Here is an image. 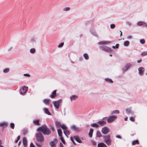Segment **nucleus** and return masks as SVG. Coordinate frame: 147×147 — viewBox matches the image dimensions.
Here are the masks:
<instances>
[{"label": "nucleus", "mask_w": 147, "mask_h": 147, "mask_svg": "<svg viewBox=\"0 0 147 147\" xmlns=\"http://www.w3.org/2000/svg\"><path fill=\"white\" fill-rule=\"evenodd\" d=\"M105 80L106 82H109L110 83H113V81L111 79H108V78L105 79Z\"/></svg>", "instance_id": "72a5a7b5"}, {"label": "nucleus", "mask_w": 147, "mask_h": 147, "mask_svg": "<svg viewBox=\"0 0 147 147\" xmlns=\"http://www.w3.org/2000/svg\"><path fill=\"white\" fill-rule=\"evenodd\" d=\"M23 142L24 145L26 146L27 144V141L26 139L25 138H24L23 139Z\"/></svg>", "instance_id": "4be33fe9"}, {"label": "nucleus", "mask_w": 147, "mask_h": 147, "mask_svg": "<svg viewBox=\"0 0 147 147\" xmlns=\"http://www.w3.org/2000/svg\"><path fill=\"white\" fill-rule=\"evenodd\" d=\"M126 110L128 113H131V110L129 109H127Z\"/></svg>", "instance_id": "de8ad7c7"}, {"label": "nucleus", "mask_w": 147, "mask_h": 147, "mask_svg": "<svg viewBox=\"0 0 147 147\" xmlns=\"http://www.w3.org/2000/svg\"><path fill=\"white\" fill-rule=\"evenodd\" d=\"M24 76H27L28 77H30V75L28 74H24Z\"/></svg>", "instance_id": "5fc2aeb1"}, {"label": "nucleus", "mask_w": 147, "mask_h": 147, "mask_svg": "<svg viewBox=\"0 0 147 147\" xmlns=\"http://www.w3.org/2000/svg\"><path fill=\"white\" fill-rule=\"evenodd\" d=\"M115 27V25L113 24H111L110 25L111 28L112 29H113V28H114Z\"/></svg>", "instance_id": "49530a36"}, {"label": "nucleus", "mask_w": 147, "mask_h": 147, "mask_svg": "<svg viewBox=\"0 0 147 147\" xmlns=\"http://www.w3.org/2000/svg\"><path fill=\"white\" fill-rule=\"evenodd\" d=\"M50 127L51 129L52 130V131H54L55 130L54 128L53 127L52 125L50 126Z\"/></svg>", "instance_id": "09e8293b"}, {"label": "nucleus", "mask_w": 147, "mask_h": 147, "mask_svg": "<svg viewBox=\"0 0 147 147\" xmlns=\"http://www.w3.org/2000/svg\"><path fill=\"white\" fill-rule=\"evenodd\" d=\"M92 144L94 146H95L96 145V143L94 142V141H92Z\"/></svg>", "instance_id": "8fccbe9b"}, {"label": "nucleus", "mask_w": 147, "mask_h": 147, "mask_svg": "<svg viewBox=\"0 0 147 147\" xmlns=\"http://www.w3.org/2000/svg\"><path fill=\"white\" fill-rule=\"evenodd\" d=\"M44 111L46 113L49 115H51L50 113L49 112L48 109H47L46 108H44Z\"/></svg>", "instance_id": "aec40b11"}, {"label": "nucleus", "mask_w": 147, "mask_h": 147, "mask_svg": "<svg viewBox=\"0 0 147 147\" xmlns=\"http://www.w3.org/2000/svg\"><path fill=\"white\" fill-rule=\"evenodd\" d=\"M109 129L107 127H105L102 128L101 130L102 133L104 134H107L109 132Z\"/></svg>", "instance_id": "1a4fd4ad"}, {"label": "nucleus", "mask_w": 147, "mask_h": 147, "mask_svg": "<svg viewBox=\"0 0 147 147\" xmlns=\"http://www.w3.org/2000/svg\"><path fill=\"white\" fill-rule=\"evenodd\" d=\"M74 138L75 140L76 141L78 142L79 143H81L82 142V140H81V139L78 137L74 136Z\"/></svg>", "instance_id": "ddd939ff"}, {"label": "nucleus", "mask_w": 147, "mask_h": 147, "mask_svg": "<svg viewBox=\"0 0 147 147\" xmlns=\"http://www.w3.org/2000/svg\"><path fill=\"white\" fill-rule=\"evenodd\" d=\"M9 71V68H6L4 69L3 70V72L4 73H7Z\"/></svg>", "instance_id": "473e14b6"}, {"label": "nucleus", "mask_w": 147, "mask_h": 147, "mask_svg": "<svg viewBox=\"0 0 147 147\" xmlns=\"http://www.w3.org/2000/svg\"><path fill=\"white\" fill-rule=\"evenodd\" d=\"M30 147H35L32 143H31L30 144Z\"/></svg>", "instance_id": "3c124183"}, {"label": "nucleus", "mask_w": 147, "mask_h": 147, "mask_svg": "<svg viewBox=\"0 0 147 147\" xmlns=\"http://www.w3.org/2000/svg\"><path fill=\"white\" fill-rule=\"evenodd\" d=\"M36 145L38 147H41V145L40 144H38L36 143Z\"/></svg>", "instance_id": "4d7b16f0"}, {"label": "nucleus", "mask_w": 147, "mask_h": 147, "mask_svg": "<svg viewBox=\"0 0 147 147\" xmlns=\"http://www.w3.org/2000/svg\"><path fill=\"white\" fill-rule=\"evenodd\" d=\"M140 42L142 44H144L145 43V41L144 39H142L140 40Z\"/></svg>", "instance_id": "c03bdc74"}, {"label": "nucleus", "mask_w": 147, "mask_h": 147, "mask_svg": "<svg viewBox=\"0 0 147 147\" xmlns=\"http://www.w3.org/2000/svg\"><path fill=\"white\" fill-rule=\"evenodd\" d=\"M131 66V64L129 63L127 64L126 65L125 67V69L124 68L123 69V70H125V71H126L127 69L128 68H129Z\"/></svg>", "instance_id": "6ab92c4d"}, {"label": "nucleus", "mask_w": 147, "mask_h": 147, "mask_svg": "<svg viewBox=\"0 0 147 147\" xmlns=\"http://www.w3.org/2000/svg\"><path fill=\"white\" fill-rule=\"evenodd\" d=\"M131 38V36H129L128 37V38Z\"/></svg>", "instance_id": "338daca9"}, {"label": "nucleus", "mask_w": 147, "mask_h": 147, "mask_svg": "<svg viewBox=\"0 0 147 147\" xmlns=\"http://www.w3.org/2000/svg\"><path fill=\"white\" fill-rule=\"evenodd\" d=\"M20 138V136H18L17 137V140H19Z\"/></svg>", "instance_id": "052dcab7"}, {"label": "nucleus", "mask_w": 147, "mask_h": 147, "mask_svg": "<svg viewBox=\"0 0 147 147\" xmlns=\"http://www.w3.org/2000/svg\"><path fill=\"white\" fill-rule=\"evenodd\" d=\"M0 126L3 127H6L7 126V123L6 122L0 123Z\"/></svg>", "instance_id": "f3484780"}, {"label": "nucleus", "mask_w": 147, "mask_h": 147, "mask_svg": "<svg viewBox=\"0 0 147 147\" xmlns=\"http://www.w3.org/2000/svg\"><path fill=\"white\" fill-rule=\"evenodd\" d=\"M58 134L60 137L62 136V132L61 129H59L57 130Z\"/></svg>", "instance_id": "bb28decb"}, {"label": "nucleus", "mask_w": 147, "mask_h": 147, "mask_svg": "<svg viewBox=\"0 0 147 147\" xmlns=\"http://www.w3.org/2000/svg\"><path fill=\"white\" fill-rule=\"evenodd\" d=\"M117 116L115 115L111 116L109 117L107 119V122L111 123L114 121L117 118Z\"/></svg>", "instance_id": "6e6552de"}, {"label": "nucleus", "mask_w": 147, "mask_h": 147, "mask_svg": "<svg viewBox=\"0 0 147 147\" xmlns=\"http://www.w3.org/2000/svg\"><path fill=\"white\" fill-rule=\"evenodd\" d=\"M50 102V100L48 99H45L43 100V102L46 105H48Z\"/></svg>", "instance_id": "5701e85b"}, {"label": "nucleus", "mask_w": 147, "mask_h": 147, "mask_svg": "<svg viewBox=\"0 0 147 147\" xmlns=\"http://www.w3.org/2000/svg\"><path fill=\"white\" fill-rule=\"evenodd\" d=\"M64 45L63 42H62L58 46V47L59 48L61 47H62Z\"/></svg>", "instance_id": "a18cd8bd"}, {"label": "nucleus", "mask_w": 147, "mask_h": 147, "mask_svg": "<svg viewBox=\"0 0 147 147\" xmlns=\"http://www.w3.org/2000/svg\"><path fill=\"white\" fill-rule=\"evenodd\" d=\"M142 56H144L147 55V51H144L141 54Z\"/></svg>", "instance_id": "e433bc0d"}, {"label": "nucleus", "mask_w": 147, "mask_h": 147, "mask_svg": "<svg viewBox=\"0 0 147 147\" xmlns=\"http://www.w3.org/2000/svg\"><path fill=\"white\" fill-rule=\"evenodd\" d=\"M91 126L92 127H95L96 128H97L99 127V126L98 125V124L96 123H94L92 124L91 125Z\"/></svg>", "instance_id": "2f4dec72"}, {"label": "nucleus", "mask_w": 147, "mask_h": 147, "mask_svg": "<svg viewBox=\"0 0 147 147\" xmlns=\"http://www.w3.org/2000/svg\"><path fill=\"white\" fill-rule=\"evenodd\" d=\"M30 51L31 53H34L35 52V49H30Z\"/></svg>", "instance_id": "4c0bfd02"}, {"label": "nucleus", "mask_w": 147, "mask_h": 147, "mask_svg": "<svg viewBox=\"0 0 147 147\" xmlns=\"http://www.w3.org/2000/svg\"><path fill=\"white\" fill-rule=\"evenodd\" d=\"M10 127L11 129H14L15 125L13 123H10Z\"/></svg>", "instance_id": "c9c22d12"}, {"label": "nucleus", "mask_w": 147, "mask_h": 147, "mask_svg": "<svg viewBox=\"0 0 147 147\" xmlns=\"http://www.w3.org/2000/svg\"><path fill=\"white\" fill-rule=\"evenodd\" d=\"M129 42L128 41H126L124 42V45L125 46H127L129 45Z\"/></svg>", "instance_id": "7c9ffc66"}, {"label": "nucleus", "mask_w": 147, "mask_h": 147, "mask_svg": "<svg viewBox=\"0 0 147 147\" xmlns=\"http://www.w3.org/2000/svg\"><path fill=\"white\" fill-rule=\"evenodd\" d=\"M61 128L63 130V132L68 137V135L70 133L67 130V127L64 125L63 124L61 126Z\"/></svg>", "instance_id": "20e7f679"}, {"label": "nucleus", "mask_w": 147, "mask_h": 147, "mask_svg": "<svg viewBox=\"0 0 147 147\" xmlns=\"http://www.w3.org/2000/svg\"><path fill=\"white\" fill-rule=\"evenodd\" d=\"M18 140H16L15 141V142L16 143H17L18 142Z\"/></svg>", "instance_id": "774afa93"}, {"label": "nucleus", "mask_w": 147, "mask_h": 147, "mask_svg": "<svg viewBox=\"0 0 147 147\" xmlns=\"http://www.w3.org/2000/svg\"><path fill=\"white\" fill-rule=\"evenodd\" d=\"M98 147H107V146L104 143H101L98 144Z\"/></svg>", "instance_id": "a211bd4d"}, {"label": "nucleus", "mask_w": 147, "mask_h": 147, "mask_svg": "<svg viewBox=\"0 0 147 147\" xmlns=\"http://www.w3.org/2000/svg\"><path fill=\"white\" fill-rule=\"evenodd\" d=\"M71 141L73 142V143H74V140H73V139L72 137H71Z\"/></svg>", "instance_id": "680f3d73"}, {"label": "nucleus", "mask_w": 147, "mask_h": 147, "mask_svg": "<svg viewBox=\"0 0 147 147\" xmlns=\"http://www.w3.org/2000/svg\"><path fill=\"white\" fill-rule=\"evenodd\" d=\"M144 69V68L142 67L139 68L138 70L139 71V74L141 76L143 75L144 72V70H143V69Z\"/></svg>", "instance_id": "9b49d317"}, {"label": "nucleus", "mask_w": 147, "mask_h": 147, "mask_svg": "<svg viewBox=\"0 0 147 147\" xmlns=\"http://www.w3.org/2000/svg\"><path fill=\"white\" fill-rule=\"evenodd\" d=\"M125 119V121H127V117H126L124 119Z\"/></svg>", "instance_id": "e2e57ef3"}, {"label": "nucleus", "mask_w": 147, "mask_h": 147, "mask_svg": "<svg viewBox=\"0 0 147 147\" xmlns=\"http://www.w3.org/2000/svg\"><path fill=\"white\" fill-rule=\"evenodd\" d=\"M84 57L86 59H88L89 58V57L88 55L86 53H85L84 55Z\"/></svg>", "instance_id": "f704fd0d"}, {"label": "nucleus", "mask_w": 147, "mask_h": 147, "mask_svg": "<svg viewBox=\"0 0 147 147\" xmlns=\"http://www.w3.org/2000/svg\"><path fill=\"white\" fill-rule=\"evenodd\" d=\"M130 120L132 122H134L135 121V119L133 117H131L130 118Z\"/></svg>", "instance_id": "37998d69"}, {"label": "nucleus", "mask_w": 147, "mask_h": 147, "mask_svg": "<svg viewBox=\"0 0 147 147\" xmlns=\"http://www.w3.org/2000/svg\"><path fill=\"white\" fill-rule=\"evenodd\" d=\"M60 147H63V144L61 143L60 144Z\"/></svg>", "instance_id": "13d9d810"}, {"label": "nucleus", "mask_w": 147, "mask_h": 147, "mask_svg": "<svg viewBox=\"0 0 147 147\" xmlns=\"http://www.w3.org/2000/svg\"><path fill=\"white\" fill-rule=\"evenodd\" d=\"M97 123L100 125H103L106 124V122L103 121H98Z\"/></svg>", "instance_id": "b1692460"}, {"label": "nucleus", "mask_w": 147, "mask_h": 147, "mask_svg": "<svg viewBox=\"0 0 147 147\" xmlns=\"http://www.w3.org/2000/svg\"><path fill=\"white\" fill-rule=\"evenodd\" d=\"M142 26L146 27H147V24L145 23L144 22Z\"/></svg>", "instance_id": "603ef678"}, {"label": "nucleus", "mask_w": 147, "mask_h": 147, "mask_svg": "<svg viewBox=\"0 0 147 147\" xmlns=\"http://www.w3.org/2000/svg\"><path fill=\"white\" fill-rule=\"evenodd\" d=\"M141 61H142V59H140V60H138L137 61V62L138 63H140V62H141Z\"/></svg>", "instance_id": "bf43d9fd"}, {"label": "nucleus", "mask_w": 147, "mask_h": 147, "mask_svg": "<svg viewBox=\"0 0 147 147\" xmlns=\"http://www.w3.org/2000/svg\"><path fill=\"white\" fill-rule=\"evenodd\" d=\"M36 138L37 140L40 142H42L44 140V137L41 133H37L36 134Z\"/></svg>", "instance_id": "7ed1b4c3"}, {"label": "nucleus", "mask_w": 147, "mask_h": 147, "mask_svg": "<svg viewBox=\"0 0 147 147\" xmlns=\"http://www.w3.org/2000/svg\"><path fill=\"white\" fill-rule=\"evenodd\" d=\"M71 129H74L75 131H77L78 130V128L74 125H73L71 126Z\"/></svg>", "instance_id": "393cba45"}, {"label": "nucleus", "mask_w": 147, "mask_h": 147, "mask_svg": "<svg viewBox=\"0 0 147 147\" xmlns=\"http://www.w3.org/2000/svg\"><path fill=\"white\" fill-rule=\"evenodd\" d=\"M144 22H138L137 23V24L139 26H140L143 25Z\"/></svg>", "instance_id": "ea45409f"}, {"label": "nucleus", "mask_w": 147, "mask_h": 147, "mask_svg": "<svg viewBox=\"0 0 147 147\" xmlns=\"http://www.w3.org/2000/svg\"><path fill=\"white\" fill-rule=\"evenodd\" d=\"M60 138L61 140L62 141V142H63V143L64 144H65V142L63 138L62 137V136L61 137H60Z\"/></svg>", "instance_id": "a19ab883"}, {"label": "nucleus", "mask_w": 147, "mask_h": 147, "mask_svg": "<svg viewBox=\"0 0 147 147\" xmlns=\"http://www.w3.org/2000/svg\"><path fill=\"white\" fill-rule=\"evenodd\" d=\"M39 131L42 132L44 135H48L51 133L50 129L48 128L47 126L44 125L38 128Z\"/></svg>", "instance_id": "f257e3e1"}, {"label": "nucleus", "mask_w": 147, "mask_h": 147, "mask_svg": "<svg viewBox=\"0 0 147 147\" xmlns=\"http://www.w3.org/2000/svg\"><path fill=\"white\" fill-rule=\"evenodd\" d=\"M119 46V45L118 44H116L115 45V46H113L112 47L113 49H115V48H118Z\"/></svg>", "instance_id": "79ce46f5"}, {"label": "nucleus", "mask_w": 147, "mask_h": 147, "mask_svg": "<svg viewBox=\"0 0 147 147\" xmlns=\"http://www.w3.org/2000/svg\"><path fill=\"white\" fill-rule=\"evenodd\" d=\"M94 130L93 129L91 128L90 129L88 135L89 137L90 138L92 137V134Z\"/></svg>", "instance_id": "2eb2a0df"}, {"label": "nucleus", "mask_w": 147, "mask_h": 147, "mask_svg": "<svg viewBox=\"0 0 147 147\" xmlns=\"http://www.w3.org/2000/svg\"><path fill=\"white\" fill-rule=\"evenodd\" d=\"M39 121L38 120H34L33 121V123L36 125H39Z\"/></svg>", "instance_id": "a878e982"}, {"label": "nucleus", "mask_w": 147, "mask_h": 147, "mask_svg": "<svg viewBox=\"0 0 147 147\" xmlns=\"http://www.w3.org/2000/svg\"><path fill=\"white\" fill-rule=\"evenodd\" d=\"M57 139H55L53 141H51L50 143V144L51 147H54L55 146L57 142Z\"/></svg>", "instance_id": "9d476101"}, {"label": "nucleus", "mask_w": 147, "mask_h": 147, "mask_svg": "<svg viewBox=\"0 0 147 147\" xmlns=\"http://www.w3.org/2000/svg\"><path fill=\"white\" fill-rule=\"evenodd\" d=\"M105 142L108 145H110L111 144V140L109 135L105 136H104Z\"/></svg>", "instance_id": "f03ea898"}, {"label": "nucleus", "mask_w": 147, "mask_h": 147, "mask_svg": "<svg viewBox=\"0 0 147 147\" xmlns=\"http://www.w3.org/2000/svg\"><path fill=\"white\" fill-rule=\"evenodd\" d=\"M70 9V8L69 7H65L63 9V10L64 11H67L69 10Z\"/></svg>", "instance_id": "58836bf2"}, {"label": "nucleus", "mask_w": 147, "mask_h": 147, "mask_svg": "<svg viewBox=\"0 0 147 147\" xmlns=\"http://www.w3.org/2000/svg\"><path fill=\"white\" fill-rule=\"evenodd\" d=\"M97 136L98 137H101L102 136V134L99 131H97Z\"/></svg>", "instance_id": "c85d7f7f"}, {"label": "nucleus", "mask_w": 147, "mask_h": 147, "mask_svg": "<svg viewBox=\"0 0 147 147\" xmlns=\"http://www.w3.org/2000/svg\"><path fill=\"white\" fill-rule=\"evenodd\" d=\"M27 133V132L26 131H25V132H24V135H25Z\"/></svg>", "instance_id": "0e129e2a"}, {"label": "nucleus", "mask_w": 147, "mask_h": 147, "mask_svg": "<svg viewBox=\"0 0 147 147\" xmlns=\"http://www.w3.org/2000/svg\"><path fill=\"white\" fill-rule=\"evenodd\" d=\"M99 48L101 50L107 52H111L112 51V50L110 48L105 46H100Z\"/></svg>", "instance_id": "39448f33"}, {"label": "nucleus", "mask_w": 147, "mask_h": 147, "mask_svg": "<svg viewBox=\"0 0 147 147\" xmlns=\"http://www.w3.org/2000/svg\"><path fill=\"white\" fill-rule=\"evenodd\" d=\"M139 144V142L138 140H136L133 141L132 142V144L133 145H134L136 144Z\"/></svg>", "instance_id": "412c9836"}, {"label": "nucleus", "mask_w": 147, "mask_h": 147, "mask_svg": "<svg viewBox=\"0 0 147 147\" xmlns=\"http://www.w3.org/2000/svg\"><path fill=\"white\" fill-rule=\"evenodd\" d=\"M110 42L109 41H104L100 42H99L100 44H107L110 43Z\"/></svg>", "instance_id": "dca6fc26"}, {"label": "nucleus", "mask_w": 147, "mask_h": 147, "mask_svg": "<svg viewBox=\"0 0 147 147\" xmlns=\"http://www.w3.org/2000/svg\"><path fill=\"white\" fill-rule=\"evenodd\" d=\"M56 91H57L56 90H55L52 92L51 94V95H50V97L51 98H55V97H56Z\"/></svg>", "instance_id": "f8f14e48"}, {"label": "nucleus", "mask_w": 147, "mask_h": 147, "mask_svg": "<svg viewBox=\"0 0 147 147\" xmlns=\"http://www.w3.org/2000/svg\"><path fill=\"white\" fill-rule=\"evenodd\" d=\"M120 32H121L120 36H122V32L121 31H120Z\"/></svg>", "instance_id": "69168bd1"}, {"label": "nucleus", "mask_w": 147, "mask_h": 147, "mask_svg": "<svg viewBox=\"0 0 147 147\" xmlns=\"http://www.w3.org/2000/svg\"><path fill=\"white\" fill-rule=\"evenodd\" d=\"M61 102V100H59L56 101H54L53 102V104L54 106L57 109H58L59 108Z\"/></svg>", "instance_id": "0eeeda50"}, {"label": "nucleus", "mask_w": 147, "mask_h": 147, "mask_svg": "<svg viewBox=\"0 0 147 147\" xmlns=\"http://www.w3.org/2000/svg\"><path fill=\"white\" fill-rule=\"evenodd\" d=\"M78 98V96L75 95H73L71 96L70 97L71 100L72 101V100H76Z\"/></svg>", "instance_id": "4468645a"}, {"label": "nucleus", "mask_w": 147, "mask_h": 147, "mask_svg": "<svg viewBox=\"0 0 147 147\" xmlns=\"http://www.w3.org/2000/svg\"><path fill=\"white\" fill-rule=\"evenodd\" d=\"M119 113V110H115V111H113L111 113V114L112 115H113V114H114L115 113H117V114H118Z\"/></svg>", "instance_id": "c756f323"}, {"label": "nucleus", "mask_w": 147, "mask_h": 147, "mask_svg": "<svg viewBox=\"0 0 147 147\" xmlns=\"http://www.w3.org/2000/svg\"><path fill=\"white\" fill-rule=\"evenodd\" d=\"M55 123L56 125L58 127H61V126H62V125H61L60 123L58 121H56L55 122Z\"/></svg>", "instance_id": "cd10ccee"}, {"label": "nucleus", "mask_w": 147, "mask_h": 147, "mask_svg": "<svg viewBox=\"0 0 147 147\" xmlns=\"http://www.w3.org/2000/svg\"><path fill=\"white\" fill-rule=\"evenodd\" d=\"M116 138H119V139H121V138H122L119 135H117L116 136Z\"/></svg>", "instance_id": "864d4df0"}, {"label": "nucleus", "mask_w": 147, "mask_h": 147, "mask_svg": "<svg viewBox=\"0 0 147 147\" xmlns=\"http://www.w3.org/2000/svg\"><path fill=\"white\" fill-rule=\"evenodd\" d=\"M2 144V141H1L0 140V147H4L3 146H2L1 145Z\"/></svg>", "instance_id": "6e6d98bb"}, {"label": "nucleus", "mask_w": 147, "mask_h": 147, "mask_svg": "<svg viewBox=\"0 0 147 147\" xmlns=\"http://www.w3.org/2000/svg\"><path fill=\"white\" fill-rule=\"evenodd\" d=\"M28 87L26 86H23L21 89L20 91V94L22 95H24L28 91Z\"/></svg>", "instance_id": "423d86ee"}]
</instances>
